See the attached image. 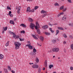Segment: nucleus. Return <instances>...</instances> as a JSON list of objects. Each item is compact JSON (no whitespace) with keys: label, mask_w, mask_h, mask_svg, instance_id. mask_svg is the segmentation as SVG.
Here are the masks:
<instances>
[{"label":"nucleus","mask_w":73,"mask_h":73,"mask_svg":"<svg viewBox=\"0 0 73 73\" xmlns=\"http://www.w3.org/2000/svg\"><path fill=\"white\" fill-rule=\"evenodd\" d=\"M20 44L18 42H15L14 43V45L15 46V48L16 49H19L20 46Z\"/></svg>","instance_id":"f257e3e1"},{"label":"nucleus","mask_w":73,"mask_h":73,"mask_svg":"<svg viewBox=\"0 0 73 73\" xmlns=\"http://www.w3.org/2000/svg\"><path fill=\"white\" fill-rule=\"evenodd\" d=\"M27 42L28 44L26 45V46H28L29 48L30 49H33V46H31L30 41H28Z\"/></svg>","instance_id":"f03ea898"},{"label":"nucleus","mask_w":73,"mask_h":73,"mask_svg":"<svg viewBox=\"0 0 73 73\" xmlns=\"http://www.w3.org/2000/svg\"><path fill=\"white\" fill-rule=\"evenodd\" d=\"M9 32L11 34H13V37H14V38H18L19 37L18 36H17L16 35V34H15V33H12L10 31H9Z\"/></svg>","instance_id":"7ed1b4c3"},{"label":"nucleus","mask_w":73,"mask_h":73,"mask_svg":"<svg viewBox=\"0 0 73 73\" xmlns=\"http://www.w3.org/2000/svg\"><path fill=\"white\" fill-rule=\"evenodd\" d=\"M29 27L31 29H34V27H35V25L32 23H31L30 25H29Z\"/></svg>","instance_id":"20e7f679"},{"label":"nucleus","mask_w":73,"mask_h":73,"mask_svg":"<svg viewBox=\"0 0 73 73\" xmlns=\"http://www.w3.org/2000/svg\"><path fill=\"white\" fill-rule=\"evenodd\" d=\"M31 36L35 38V39H36V40H38V38L36 37H37V35L35 33L34 34H31Z\"/></svg>","instance_id":"39448f33"},{"label":"nucleus","mask_w":73,"mask_h":73,"mask_svg":"<svg viewBox=\"0 0 73 73\" xmlns=\"http://www.w3.org/2000/svg\"><path fill=\"white\" fill-rule=\"evenodd\" d=\"M59 50V48H54L52 49L53 52H57Z\"/></svg>","instance_id":"423d86ee"},{"label":"nucleus","mask_w":73,"mask_h":73,"mask_svg":"<svg viewBox=\"0 0 73 73\" xmlns=\"http://www.w3.org/2000/svg\"><path fill=\"white\" fill-rule=\"evenodd\" d=\"M33 68H34V69H36V68H37L38 67V66L37 65H34L32 66Z\"/></svg>","instance_id":"0eeeda50"},{"label":"nucleus","mask_w":73,"mask_h":73,"mask_svg":"<svg viewBox=\"0 0 73 73\" xmlns=\"http://www.w3.org/2000/svg\"><path fill=\"white\" fill-rule=\"evenodd\" d=\"M48 28V26L47 25L44 26L42 27V28L44 29H46V28Z\"/></svg>","instance_id":"6e6552de"},{"label":"nucleus","mask_w":73,"mask_h":73,"mask_svg":"<svg viewBox=\"0 0 73 73\" xmlns=\"http://www.w3.org/2000/svg\"><path fill=\"white\" fill-rule=\"evenodd\" d=\"M27 12H31V9L30 7H28L27 10Z\"/></svg>","instance_id":"1a4fd4ad"},{"label":"nucleus","mask_w":73,"mask_h":73,"mask_svg":"<svg viewBox=\"0 0 73 73\" xmlns=\"http://www.w3.org/2000/svg\"><path fill=\"white\" fill-rule=\"evenodd\" d=\"M40 39L41 41H44V37L42 36H40Z\"/></svg>","instance_id":"9d476101"},{"label":"nucleus","mask_w":73,"mask_h":73,"mask_svg":"<svg viewBox=\"0 0 73 73\" xmlns=\"http://www.w3.org/2000/svg\"><path fill=\"white\" fill-rule=\"evenodd\" d=\"M3 58H4V55H3L2 54H1L0 55V59L3 60Z\"/></svg>","instance_id":"9b49d317"},{"label":"nucleus","mask_w":73,"mask_h":73,"mask_svg":"<svg viewBox=\"0 0 73 73\" xmlns=\"http://www.w3.org/2000/svg\"><path fill=\"white\" fill-rule=\"evenodd\" d=\"M10 24H15L14 21H13L10 20Z\"/></svg>","instance_id":"f8f14e48"},{"label":"nucleus","mask_w":73,"mask_h":73,"mask_svg":"<svg viewBox=\"0 0 73 73\" xmlns=\"http://www.w3.org/2000/svg\"><path fill=\"white\" fill-rule=\"evenodd\" d=\"M57 29H59V30H64L63 28L62 27H58L57 28Z\"/></svg>","instance_id":"ddd939ff"},{"label":"nucleus","mask_w":73,"mask_h":73,"mask_svg":"<svg viewBox=\"0 0 73 73\" xmlns=\"http://www.w3.org/2000/svg\"><path fill=\"white\" fill-rule=\"evenodd\" d=\"M21 8V7H19V9H18V10H17V12L18 13H20V8Z\"/></svg>","instance_id":"4468645a"},{"label":"nucleus","mask_w":73,"mask_h":73,"mask_svg":"<svg viewBox=\"0 0 73 73\" xmlns=\"http://www.w3.org/2000/svg\"><path fill=\"white\" fill-rule=\"evenodd\" d=\"M9 41H8L7 42V43H6V44H5V46H8V45H9Z\"/></svg>","instance_id":"2eb2a0df"},{"label":"nucleus","mask_w":73,"mask_h":73,"mask_svg":"<svg viewBox=\"0 0 73 73\" xmlns=\"http://www.w3.org/2000/svg\"><path fill=\"white\" fill-rule=\"evenodd\" d=\"M20 26H22V27H23L24 28V27H26V26L23 24H21L20 25Z\"/></svg>","instance_id":"dca6fc26"},{"label":"nucleus","mask_w":73,"mask_h":73,"mask_svg":"<svg viewBox=\"0 0 73 73\" xmlns=\"http://www.w3.org/2000/svg\"><path fill=\"white\" fill-rule=\"evenodd\" d=\"M11 7V5H10V7L9 6H8L7 7V9H9V10H11V8L10 7Z\"/></svg>","instance_id":"f3484780"},{"label":"nucleus","mask_w":73,"mask_h":73,"mask_svg":"<svg viewBox=\"0 0 73 73\" xmlns=\"http://www.w3.org/2000/svg\"><path fill=\"white\" fill-rule=\"evenodd\" d=\"M63 36L64 38H67V36H66V34H64L63 35Z\"/></svg>","instance_id":"a211bd4d"},{"label":"nucleus","mask_w":73,"mask_h":73,"mask_svg":"<svg viewBox=\"0 0 73 73\" xmlns=\"http://www.w3.org/2000/svg\"><path fill=\"white\" fill-rule=\"evenodd\" d=\"M47 64V61L45 60L44 62V65H45V67H46V64Z\"/></svg>","instance_id":"6ab92c4d"},{"label":"nucleus","mask_w":73,"mask_h":73,"mask_svg":"<svg viewBox=\"0 0 73 73\" xmlns=\"http://www.w3.org/2000/svg\"><path fill=\"white\" fill-rule=\"evenodd\" d=\"M41 13H46V11H44L43 10H42L41 12Z\"/></svg>","instance_id":"aec40b11"},{"label":"nucleus","mask_w":73,"mask_h":73,"mask_svg":"<svg viewBox=\"0 0 73 73\" xmlns=\"http://www.w3.org/2000/svg\"><path fill=\"white\" fill-rule=\"evenodd\" d=\"M56 35H57V34H58V33H59V30H56Z\"/></svg>","instance_id":"412c9836"},{"label":"nucleus","mask_w":73,"mask_h":73,"mask_svg":"<svg viewBox=\"0 0 73 73\" xmlns=\"http://www.w3.org/2000/svg\"><path fill=\"white\" fill-rule=\"evenodd\" d=\"M29 21H30V22H32V21H33V19L31 18H29Z\"/></svg>","instance_id":"4be33fe9"},{"label":"nucleus","mask_w":73,"mask_h":73,"mask_svg":"<svg viewBox=\"0 0 73 73\" xmlns=\"http://www.w3.org/2000/svg\"><path fill=\"white\" fill-rule=\"evenodd\" d=\"M37 32L38 34H40V30L39 29H37Z\"/></svg>","instance_id":"5701e85b"},{"label":"nucleus","mask_w":73,"mask_h":73,"mask_svg":"<svg viewBox=\"0 0 73 73\" xmlns=\"http://www.w3.org/2000/svg\"><path fill=\"white\" fill-rule=\"evenodd\" d=\"M70 48L72 50H73V44H72L70 45Z\"/></svg>","instance_id":"b1692460"},{"label":"nucleus","mask_w":73,"mask_h":73,"mask_svg":"<svg viewBox=\"0 0 73 73\" xmlns=\"http://www.w3.org/2000/svg\"><path fill=\"white\" fill-rule=\"evenodd\" d=\"M45 35H50V33H48L45 32Z\"/></svg>","instance_id":"393cba45"},{"label":"nucleus","mask_w":73,"mask_h":73,"mask_svg":"<svg viewBox=\"0 0 73 73\" xmlns=\"http://www.w3.org/2000/svg\"><path fill=\"white\" fill-rule=\"evenodd\" d=\"M8 70H11V68L10 66H8Z\"/></svg>","instance_id":"a878e982"},{"label":"nucleus","mask_w":73,"mask_h":73,"mask_svg":"<svg viewBox=\"0 0 73 73\" xmlns=\"http://www.w3.org/2000/svg\"><path fill=\"white\" fill-rule=\"evenodd\" d=\"M35 12V9H32L31 10L30 12Z\"/></svg>","instance_id":"bb28decb"},{"label":"nucleus","mask_w":73,"mask_h":73,"mask_svg":"<svg viewBox=\"0 0 73 73\" xmlns=\"http://www.w3.org/2000/svg\"><path fill=\"white\" fill-rule=\"evenodd\" d=\"M7 27H5V28H4V31H7Z\"/></svg>","instance_id":"cd10ccee"},{"label":"nucleus","mask_w":73,"mask_h":73,"mask_svg":"<svg viewBox=\"0 0 73 73\" xmlns=\"http://www.w3.org/2000/svg\"><path fill=\"white\" fill-rule=\"evenodd\" d=\"M53 65H50L49 66V68H50V69H51V68H52V67H53Z\"/></svg>","instance_id":"c85d7f7f"},{"label":"nucleus","mask_w":73,"mask_h":73,"mask_svg":"<svg viewBox=\"0 0 73 73\" xmlns=\"http://www.w3.org/2000/svg\"><path fill=\"white\" fill-rule=\"evenodd\" d=\"M38 7L36 6L35 7V9L36 10V9H38Z\"/></svg>","instance_id":"c756f323"},{"label":"nucleus","mask_w":73,"mask_h":73,"mask_svg":"<svg viewBox=\"0 0 73 73\" xmlns=\"http://www.w3.org/2000/svg\"><path fill=\"white\" fill-rule=\"evenodd\" d=\"M21 33H23V34H24V33H25V31H21Z\"/></svg>","instance_id":"7c9ffc66"},{"label":"nucleus","mask_w":73,"mask_h":73,"mask_svg":"<svg viewBox=\"0 0 73 73\" xmlns=\"http://www.w3.org/2000/svg\"><path fill=\"white\" fill-rule=\"evenodd\" d=\"M36 62H38L39 61V60H38V58H36Z\"/></svg>","instance_id":"2f4dec72"},{"label":"nucleus","mask_w":73,"mask_h":73,"mask_svg":"<svg viewBox=\"0 0 73 73\" xmlns=\"http://www.w3.org/2000/svg\"><path fill=\"white\" fill-rule=\"evenodd\" d=\"M63 20H66V17H63L62 18Z\"/></svg>","instance_id":"473e14b6"},{"label":"nucleus","mask_w":73,"mask_h":73,"mask_svg":"<svg viewBox=\"0 0 73 73\" xmlns=\"http://www.w3.org/2000/svg\"><path fill=\"white\" fill-rule=\"evenodd\" d=\"M64 8V6H62L60 7V9L61 10L63 9Z\"/></svg>","instance_id":"72a5a7b5"},{"label":"nucleus","mask_w":73,"mask_h":73,"mask_svg":"<svg viewBox=\"0 0 73 73\" xmlns=\"http://www.w3.org/2000/svg\"><path fill=\"white\" fill-rule=\"evenodd\" d=\"M33 52H36V50L35 48L34 49H33Z\"/></svg>","instance_id":"f704fd0d"},{"label":"nucleus","mask_w":73,"mask_h":73,"mask_svg":"<svg viewBox=\"0 0 73 73\" xmlns=\"http://www.w3.org/2000/svg\"><path fill=\"white\" fill-rule=\"evenodd\" d=\"M70 68L71 70H73V67H70Z\"/></svg>","instance_id":"c9c22d12"},{"label":"nucleus","mask_w":73,"mask_h":73,"mask_svg":"<svg viewBox=\"0 0 73 73\" xmlns=\"http://www.w3.org/2000/svg\"><path fill=\"white\" fill-rule=\"evenodd\" d=\"M67 9L66 8H65L64 9H63V11H66V10Z\"/></svg>","instance_id":"e433bc0d"},{"label":"nucleus","mask_w":73,"mask_h":73,"mask_svg":"<svg viewBox=\"0 0 73 73\" xmlns=\"http://www.w3.org/2000/svg\"><path fill=\"white\" fill-rule=\"evenodd\" d=\"M55 5L58 6L59 5H58V4L57 3H56L55 4Z\"/></svg>","instance_id":"4c0bfd02"},{"label":"nucleus","mask_w":73,"mask_h":73,"mask_svg":"<svg viewBox=\"0 0 73 73\" xmlns=\"http://www.w3.org/2000/svg\"><path fill=\"white\" fill-rule=\"evenodd\" d=\"M56 42V40H53V41H52V42H53V43H54L55 42Z\"/></svg>","instance_id":"58836bf2"},{"label":"nucleus","mask_w":73,"mask_h":73,"mask_svg":"<svg viewBox=\"0 0 73 73\" xmlns=\"http://www.w3.org/2000/svg\"><path fill=\"white\" fill-rule=\"evenodd\" d=\"M9 15H11V13H12V12H11V11H9Z\"/></svg>","instance_id":"ea45409f"},{"label":"nucleus","mask_w":73,"mask_h":73,"mask_svg":"<svg viewBox=\"0 0 73 73\" xmlns=\"http://www.w3.org/2000/svg\"><path fill=\"white\" fill-rule=\"evenodd\" d=\"M10 17H13V15L12 14L9 15Z\"/></svg>","instance_id":"a19ab883"},{"label":"nucleus","mask_w":73,"mask_h":73,"mask_svg":"<svg viewBox=\"0 0 73 73\" xmlns=\"http://www.w3.org/2000/svg\"><path fill=\"white\" fill-rule=\"evenodd\" d=\"M19 39H20V41H23V40H24V39H23L19 38Z\"/></svg>","instance_id":"79ce46f5"},{"label":"nucleus","mask_w":73,"mask_h":73,"mask_svg":"<svg viewBox=\"0 0 73 73\" xmlns=\"http://www.w3.org/2000/svg\"><path fill=\"white\" fill-rule=\"evenodd\" d=\"M70 38H71V39H73V38L72 37V36H70Z\"/></svg>","instance_id":"37998d69"},{"label":"nucleus","mask_w":73,"mask_h":73,"mask_svg":"<svg viewBox=\"0 0 73 73\" xmlns=\"http://www.w3.org/2000/svg\"><path fill=\"white\" fill-rule=\"evenodd\" d=\"M68 25H69V26H70V27H72V25L71 23L69 24Z\"/></svg>","instance_id":"c03bdc74"},{"label":"nucleus","mask_w":73,"mask_h":73,"mask_svg":"<svg viewBox=\"0 0 73 73\" xmlns=\"http://www.w3.org/2000/svg\"><path fill=\"white\" fill-rule=\"evenodd\" d=\"M35 28L36 29H37V26H35Z\"/></svg>","instance_id":"a18cd8bd"},{"label":"nucleus","mask_w":73,"mask_h":73,"mask_svg":"<svg viewBox=\"0 0 73 73\" xmlns=\"http://www.w3.org/2000/svg\"><path fill=\"white\" fill-rule=\"evenodd\" d=\"M16 20H17V19H16V18H15V19H14V21H16Z\"/></svg>","instance_id":"49530a36"},{"label":"nucleus","mask_w":73,"mask_h":73,"mask_svg":"<svg viewBox=\"0 0 73 73\" xmlns=\"http://www.w3.org/2000/svg\"><path fill=\"white\" fill-rule=\"evenodd\" d=\"M69 3H71V0H67Z\"/></svg>","instance_id":"de8ad7c7"},{"label":"nucleus","mask_w":73,"mask_h":73,"mask_svg":"<svg viewBox=\"0 0 73 73\" xmlns=\"http://www.w3.org/2000/svg\"><path fill=\"white\" fill-rule=\"evenodd\" d=\"M12 72L13 73H15V71L13 70H12Z\"/></svg>","instance_id":"09e8293b"},{"label":"nucleus","mask_w":73,"mask_h":73,"mask_svg":"<svg viewBox=\"0 0 73 73\" xmlns=\"http://www.w3.org/2000/svg\"><path fill=\"white\" fill-rule=\"evenodd\" d=\"M61 14L60 13L57 16H58V17H59V16H61Z\"/></svg>","instance_id":"8fccbe9b"},{"label":"nucleus","mask_w":73,"mask_h":73,"mask_svg":"<svg viewBox=\"0 0 73 73\" xmlns=\"http://www.w3.org/2000/svg\"><path fill=\"white\" fill-rule=\"evenodd\" d=\"M36 26H37L38 27H39V24H36Z\"/></svg>","instance_id":"3c124183"},{"label":"nucleus","mask_w":73,"mask_h":73,"mask_svg":"<svg viewBox=\"0 0 73 73\" xmlns=\"http://www.w3.org/2000/svg\"><path fill=\"white\" fill-rule=\"evenodd\" d=\"M61 15H63L64 14V12L61 13H60Z\"/></svg>","instance_id":"603ef678"},{"label":"nucleus","mask_w":73,"mask_h":73,"mask_svg":"<svg viewBox=\"0 0 73 73\" xmlns=\"http://www.w3.org/2000/svg\"><path fill=\"white\" fill-rule=\"evenodd\" d=\"M29 64L30 65H32H32H33V63H29Z\"/></svg>","instance_id":"864d4df0"},{"label":"nucleus","mask_w":73,"mask_h":73,"mask_svg":"<svg viewBox=\"0 0 73 73\" xmlns=\"http://www.w3.org/2000/svg\"><path fill=\"white\" fill-rule=\"evenodd\" d=\"M66 42L65 41H64L63 42V44H66Z\"/></svg>","instance_id":"5fc2aeb1"},{"label":"nucleus","mask_w":73,"mask_h":73,"mask_svg":"<svg viewBox=\"0 0 73 73\" xmlns=\"http://www.w3.org/2000/svg\"><path fill=\"white\" fill-rule=\"evenodd\" d=\"M38 72H41V69H39L38 70Z\"/></svg>","instance_id":"6e6d98bb"},{"label":"nucleus","mask_w":73,"mask_h":73,"mask_svg":"<svg viewBox=\"0 0 73 73\" xmlns=\"http://www.w3.org/2000/svg\"><path fill=\"white\" fill-rule=\"evenodd\" d=\"M49 29H50V31H52V29L51 28H50Z\"/></svg>","instance_id":"4d7b16f0"},{"label":"nucleus","mask_w":73,"mask_h":73,"mask_svg":"<svg viewBox=\"0 0 73 73\" xmlns=\"http://www.w3.org/2000/svg\"><path fill=\"white\" fill-rule=\"evenodd\" d=\"M51 32H52V33H53L54 32V31L52 30L51 31Z\"/></svg>","instance_id":"13d9d810"},{"label":"nucleus","mask_w":73,"mask_h":73,"mask_svg":"<svg viewBox=\"0 0 73 73\" xmlns=\"http://www.w3.org/2000/svg\"><path fill=\"white\" fill-rule=\"evenodd\" d=\"M46 14H44V17H44V16H46Z\"/></svg>","instance_id":"bf43d9fd"},{"label":"nucleus","mask_w":73,"mask_h":73,"mask_svg":"<svg viewBox=\"0 0 73 73\" xmlns=\"http://www.w3.org/2000/svg\"><path fill=\"white\" fill-rule=\"evenodd\" d=\"M48 53H50V52H51V51H48Z\"/></svg>","instance_id":"052dcab7"},{"label":"nucleus","mask_w":73,"mask_h":73,"mask_svg":"<svg viewBox=\"0 0 73 73\" xmlns=\"http://www.w3.org/2000/svg\"><path fill=\"white\" fill-rule=\"evenodd\" d=\"M36 25H37V24H38V22H36Z\"/></svg>","instance_id":"680f3d73"},{"label":"nucleus","mask_w":73,"mask_h":73,"mask_svg":"<svg viewBox=\"0 0 73 73\" xmlns=\"http://www.w3.org/2000/svg\"><path fill=\"white\" fill-rule=\"evenodd\" d=\"M18 9V7H16V9Z\"/></svg>","instance_id":"e2e57ef3"},{"label":"nucleus","mask_w":73,"mask_h":73,"mask_svg":"<svg viewBox=\"0 0 73 73\" xmlns=\"http://www.w3.org/2000/svg\"><path fill=\"white\" fill-rule=\"evenodd\" d=\"M64 52L65 53H66V50H64Z\"/></svg>","instance_id":"0e129e2a"},{"label":"nucleus","mask_w":73,"mask_h":73,"mask_svg":"<svg viewBox=\"0 0 73 73\" xmlns=\"http://www.w3.org/2000/svg\"><path fill=\"white\" fill-rule=\"evenodd\" d=\"M45 68H43V70H45Z\"/></svg>","instance_id":"69168bd1"},{"label":"nucleus","mask_w":73,"mask_h":73,"mask_svg":"<svg viewBox=\"0 0 73 73\" xmlns=\"http://www.w3.org/2000/svg\"><path fill=\"white\" fill-rule=\"evenodd\" d=\"M39 46H41V45L40 44H39Z\"/></svg>","instance_id":"338daca9"},{"label":"nucleus","mask_w":73,"mask_h":73,"mask_svg":"<svg viewBox=\"0 0 73 73\" xmlns=\"http://www.w3.org/2000/svg\"><path fill=\"white\" fill-rule=\"evenodd\" d=\"M54 57H55V56H53V58H54Z\"/></svg>","instance_id":"774afa93"}]
</instances>
